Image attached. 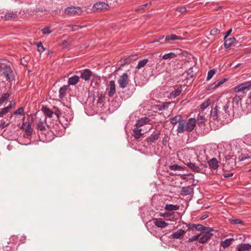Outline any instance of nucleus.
Wrapping results in <instances>:
<instances>
[{
	"label": "nucleus",
	"mask_w": 251,
	"mask_h": 251,
	"mask_svg": "<svg viewBox=\"0 0 251 251\" xmlns=\"http://www.w3.org/2000/svg\"><path fill=\"white\" fill-rule=\"evenodd\" d=\"M196 125L195 118H190L188 121L182 120L178 124L177 132L182 133L185 131L191 132L194 130Z\"/></svg>",
	"instance_id": "nucleus-1"
},
{
	"label": "nucleus",
	"mask_w": 251,
	"mask_h": 251,
	"mask_svg": "<svg viewBox=\"0 0 251 251\" xmlns=\"http://www.w3.org/2000/svg\"><path fill=\"white\" fill-rule=\"evenodd\" d=\"M82 9L80 7L71 6L64 10V13L70 16H78L81 14Z\"/></svg>",
	"instance_id": "nucleus-2"
},
{
	"label": "nucleus",
	"mask_w": 251,
	"mask_h": 251,
	"mask_svg": "<svg viewBox=\"0 0 251 251\" xmlns=\"http://www.w3.org/2000/svg\"><path fill=\"white\" fill-rule=\"evenodd\" d=\"M231 107H233L232 103L229 101H227L223 107V110L225 112L224 117L225 119L227 120V121H228V120H231L233 117V110Z\"/></svg>",
	"instance_id": "nucleus-3"
},
{
	"label": "nucleus",
	"mask_w": 251,
	"mask_h": 251,
	"mask_svg": "<svg viewBox=\"0 0 251 251\" xmlns=\"http://www.w3.org/2000/svg\"><path fill=\"white\" fill-rule=\"evenodd\" d=\"M109 8V5L104 2H98L95 3L93 6L94 12L97 11H105Z\"/></svg>",
	"instance_id": "nucleus-4"
},
{
	"label": "nucleus",
	"mask_w": 251,
	"mask_h": 251,
	"mask_svg": "<svg viewBox=\"0 0 251 251\" xmlns=\"http://www.w3.org/2000/svg\"><path fill=\"white\" fill-rule=\"evenodd\" d=\"M118 83L121 88H125L128 83V75L126 73L123 74L118 80Z\"/></svg>",
	"instance_id": "nucleus-5"
},
{
	"label": "nucleus",
	"mask_w": 251,
	"mask_h": 251,
	"mask_svg": "<svg viewBox=\"0 0 251 251\" xmlns=\"http://www.w3.org/2000/svg\"><path fill=\"white\" fill-rule=\"evenodd\" d=\"M152 221L155 226L161 228H165L168 225L162 218H154Z\"/></svg>",
	"instance_id": "nucleus-6"
},
{
	"label": "nucleus",
	"mask_w": 251,
	"mask_h": 251,
	"mask_svg": "<svg viewBox=\"0 0 251 251\" xmlns=\"http://www.w3.org/2000/svg\"><path fill=\"white\" fill-rule=\"evenodd\" d=\"M212 231H206L203 232V235L199 238V242L201 244H204L211 238L213 234L211 233Z\"/></svg>",
	"instance_id": "nucleus-7"
},
{
	"label": "nucleus",
	"mask_w": 251,
	"mask_h": 251,
	"mask_svg": "<svg viewBox=\"0 0 251 251\" xmlns=\"http://www.w3.org/2000/svg\"><path fill=\"white\" fill-rule=\"evenodd\" d=\"M108 91V96L112 97L116 92L115 82L114 80H110L107 88Z\"/></svg>",
	"instance_id": "nucleus-8"
},
{
	"label": "nucleus",
	"mask_w": 251,
	"mask_h": 251,
	"mask_svg": "<svg viewBox=\"0 0 251 251\" xmlns=\"http://www.w3.org/2000/svg\"><path fill=\"white\" fill-rule=\"evenodd\" d=\"M208 166L209 168L213 170H216L219 167V162L215 158H212L207 161Z\"/></svg>",
	"instance_id": "nucleus-9"
},
{
	"label": "nucleus",
	"mask_w": 251,
	"mask_h": 251,
	"mask_svg": "<svg viewBox=\"0 0 251 251\" xmlns=\"http://www.w3.org/2000/svg\"><path fill=\"white\" fill-rule=\"evenodd\" d=\"M93 73L89 69H84L81 73V78L85 81H89Z\"/></svg>",
	"instance_id": "nucleus-10"
},
{
	"label": "nucleus",
	"mask_w": 251,
	"mask_h": 251,
	"mask_svg": "<svg viewBox=\"0 0 251 251\" xmlns=\"http://www.w3.org/2000/svg\"><path fill=\"white\" fill-rule=\"evenodd\" d=\"M3 74L8 79H13V72L9 66H6L3 68Z\"/></svg>",
	"instance_id": "nucleus-11"
},
{
	"label": "nucleus",
	"mask_w": 251,
	"mask_h": 251,
	"mask_svg": "<svg viewBox=\"0 0 251 251\" xmlns=\"http://www.w3.org/2000/svg\"><path fill=\"white\" fill-rule=\"evenodd\" d=\"M251 250V245L248 243L241 244L237 246V251H249Z\"/></svg>",
	"instance_id": "nucleus-12"
},
{
	"label": "nucleus",
	"mask_w": 251,
	"mask_h": 251,
	"mask_svg": "<svg viewBox=\"0 0 251 251\" xmlns=\"http://www.w3.org/2000/svg\"><path fill=\"white\" fill-rule=\"evenodd\" d=\"M182 91L181 87H179L176 90L172 91L169 94V98L171 99H174L179 96Z\"/></svg>",
	"instance_id": "nucleus-13"
},
{
	"label": "nucleus",
	"mask_w": 251,
	"mask_h": 251,
	"mask_svg": "<svg viewBox=\"0 0 251 251\" xmlns=\"http://www.w3.org/2000/svg\"><path fill=\"white\" fill-rule=\"evenodd\" d=\"M193 187L192 186L183 187L181 191V195L183 196H187L193 193Z\"/></svg>",
	"instance_id": "nucleus-14"
},
{
	"label": "nucleus",
	"mask_w": 251,
	"mask_h": 251,
	"mask_svg": "<svg viewBox=\"0 0 251 251\" xmlns=\"http://www.w3.org/2000/svg\"><path fill=\"white\" fill-rule=\"evenodd\" d=\"M187 166L193 171L197 173H202V169L195 163L189 162L187 163Z\"/></svg>",
	"instance_id": "nucleus-15"
},
{
	"label": "nucleus",
	"mask_w": 251,
	"mask_h": 251,
	"mask_svg": "<svg viewBox=\"0 0 251 251\" xmlns=\"http://www.w3.org/2000/svg\"><path fill=\"white\" fill-rule=\"evenodd\" d=\"M185 232V230L180 229L174 232L171 234V236L173 239H179L181 236L184 235Z\"/></svg>",
	"instance_id": "nucleus-16"
},
{
	"label": "nucleus",
	"mask_w": 251,
	"mask_h": 251,
	"mask_svg": "<svg viewBox=\"0 0 251 251\" xmlns=\"http://www.w3.org/2000/svg\"><path fill=\"white\" fill-rule=\"evenodd\" d=\"M224 46L226 49L229 48L231 45L235 43L236 39L234 37L226 38L224 39Z\"/></svg>",
	"instance_id": "nucleus-17"
},
{
	"label": "nucleus",
	"mask_w": 251,
	"mask_h": 251,
	"mask_svg": "<svg viewBox=\"0 0 251 251\" xmlns=\"http://www.w3.org/2000/svg\"><path fill=\"white\" fill-rule=\"evenodd\" d=\"M233 241H234L233 238H230L226 239L221 242V246L224 249H226L231 245Z\"/></svg>",
	"instance_id": "nucleus-18"
},
{
	"label": "nucleus",
	"mask_w": 251,
	"mask_h": 251,
	"mask_svg": "<svg viewBox=\"0 0 251 251\" xmlns=\"http://www.w3.org/2000/svg\"><path fill=\"white\" fill-rule=\"evenodd\" d=\"M171 104V102H165L161 104L157 105L156 106V109L159 111H163L167 109Z\"/></svg>",
	"instance_id": "nucleus-19"
},
{
	"label": "nucleus",
	"mask_w": 251,
	"mask_h": 251,
	"mask_svg": "<svg viewBox=\"0 0 251 251\" xmlns=\"http://www.w3.org/2000/svg\"><path fill=\"white\" fill-rule=\"evenodd\" d=\"M220 116H221L219 114V111L217 106L211 110L210 112V118L211 119L216 120L218 119V117H220Z\"/></svg>",
	"instance_id": "nucleus-20"
},
{
	"label": "nucleus",
	"mask_w": 251,
	"mask_h": 251,
	"mask_svg": "<svg viewBox=\"0 0 251 251\" xmlns=\"http://www.w3.org/2000/svg\"><path fill=\"white\" fill-rule=\"evenodd\" d=\"M46 119V117H44L43 119H40L37 125L38 129L42 131L45 129Z\"/></svg>",
	"instance_id": "nucleus-21"
},
{
	"label": "nucleus",
	"mask_w": 251,
	"mask_h": 251,
	"mask_svg": "<svg viewBox=\"0 0 251 251\" xmlns=\"http://www.w3.org/2000/svg\"><path fill=\"white\" fill-rule=\"evenodd\" d=\"M79 79V77L76 75L69 77L68 81L69 85H75L78 82Z\"/></svg>",
	"instance_id": "nucleus-22"
},
{
	"label": "nucleus",
	"mask_w": 251,
	"mask_h": 251,
	"mask_svg": "<svg viewBox=\"0 0 251 251\" xmlns=\"http://www.w3.org/2000/svg\"><path fill=\"white\" fill-rule=\"evenodd\" d=\"M195 228L198 231H202L203 232L206 231H213V228L209 227H205L202 225H196Z\"/></svg>",
	"instance_id": "nucleus-23"
},
{
	"label": "nucleus",
	"mask_w": 251,
	"mask_h": 251,
	"mask_svg": "<svg viewBox=\"0 0 251 251\" xmlns=\"http://www.w3.org/2000/svg\"><path fill=\"white\" fill-rule=\"evenodd\" d=\"M149 121V119L148 118H142L136 121L135 125L137 127H141L143 126L145 124L148 123Z\"/></svg>",
	"instance_id": "nucleus-24"
},
{
	"label": "nucleus",
	"mask_w": 251,
	"mask_h": 251,
	"mask_svg": "<svg viewBox=\"0 0 251 251\" xmlns=\"http://www.w3.org/2000/svg\"><path fill=\"white\" fill-rule=\"evenodd\" d=\"M181 120H182V116L180 115H177L174 117L170 119L171 124L174 125L177 123L179 124L180 121H181Z\"/></svg>",
	"instance_id": "nucleus-25"
},
{
	"label": "nucleus",
	"mask_w": 251,
	"mask_h": 251,
	"mask_svg": "<svg viewBox=\"0 0 251 251\" xmlns=\"http://www.w3.org/2000/svg\"><path fill=\"white\" fill-rule=\"evenodd\" d=\"M143 134L141 128H135L133 130V135L136 139L140 138Z\"/></svg>",
	"instance_id": "nucleus-26"
},
{
	"label": "nucleus",
	"mask_w": 251,
	"mask_h": 251,
	"mask_svg": "<svg viewBox=\"0 0 251 251\" xmlns=\"http://www.w3.org/2000/svg\"><path fill=\"white\" fill-rule=\"evenodd\" d=\"M68 86L67 85H64L62 87H61L59 90V98L61 99H63L66 93V91L68 89Z\"/></svg>",
	"instance_id": "nucleus-27"
},
{
	"label": "nucleus",
	"mask_w": 251,
	"mask_h": 251,
	"mask_svg": "<svg viewBox=\"0 0 251 251\" xmlns=\"http://www.w3.org/2000/svg\"><path fill=\"white\" fill-rule=\"evenodd\" d=\"M179 209V206L177 205H174L172 204H166L165 206V209L166 211H176Z\"/></svg>",
	"instance_id": "nucleus-28"
},
{
	"label": "nucleus",
	"mask_w": 251,
	"mask_h": 251,
	"mask_svg": "<svg viewBox=\"0 0 251 251\" xmlns=\"http://www.w3.org/2000/svg\"><path fill=\"white\" fill-rule=\"evenodd\" d=\"M181 39V38L176 36L175 34H172L171 35H168L165 38V41L167 43H169L170 40H176Z\"/></svg>",
	"instance_id": "nucleus-29"
},
{
	"label": "nucleus",
	"mask_w": 251,
	"mask_h": 251,
	"mask_svg": "<svg viewBox=\"0 0 251 251\" xmlns=\"http://www.w3.org/2000/svg\"><path fill=\"white\" fill-rule=\"evenodd\" d=\"M17 17L16 13L13 12L7 13L4 15V18L6 20H10L15 18Z\"/></svg>",
	"instance_id": "nucleus-30"
},
{
	"label": "nucleus",
	"mask_w": 251,
	"mask_h": 251,
	"mask_svg": "<svg viewBox=\"0 0 251 251\" xmlns=\"http://www.w3.org/2000/svg\"><path fill=\"white\" fill-rule=\"evenodd\" d=\"M176 56V54L174 52H171L164 54L162 56V59L164 60L170 59L175 58Z\"/></svg>",
	"instance_id": "nucleus-31"
},
{
	"label": "nucleus",
	"mask_w": 251,
	"mask_h": 251,
	"mask_svg": "<svg viewBox=\"0 0 251 251\" xmlns=\"http://www.w3.org/2000/svg\"><path fill=\"white\" fill-rule=\"evenodd\" d=\"M149 59H143L142 60H140L138 63V65L137 66V68L138 69H140L143 67H144L147 63L148 62Z\"/></svg>",
	"instance_id": "nucleus-32"
},
{
	"label": "nucleus",
	"mask_w": 251,
	"mask_h": 251,
	"mask_svg": "<svg viewBox=\"0 0 251 251\" xmlns=\"http://www.w3.org/2000/svg\"><path fill=\"white\" fill-rule=\"evenodd\" d=\"M159 138V134H151L148 139V142L150 143L155 142Z\"/></svg>",
	"instance_id": "nucleus-33"
},
{
	"label": "nucleus",
	"mask_w": 251,
	"mask_h": 251,
	"mask_svg": "<svg viewBox=\"0 0 251 251\" xmlns=\"http://www.w3.org/2000/svg\"><path fill=\"white\" fill-rule=\"evenodd\" d=\"M42 110L46 116L50 118H51L52 117L53 112L49 108L47 107H43Z\"/></svg>",
	"instance_id": "nucleus-34"
},
{
	"label": "nucleus",
	"mask_w": 251,
	"mask_h": 251,
	"mask_svg": "<svg viewBox=\"0 0 251 251\" xmlns=\"http://www.w3.org/2000/svg\"><path fill=\"white\" fill-rule=\"evenodd\" d=\"M25 132L27 136H30L32 134L33 129L30 123H28L25 129Z\"/></svg>",
	"instance_id": "nucleus-35"
},
{
	"label": "nucleus",
	"mask_w": 251,
	"mask_h": 251,
	"mask_svg": "<svg viewBox=\"0 0 251 251\" xmlns=\"http://www.w3.org/2000/svg\"><path fill=\"white\" fill-rule=\"evenodd\" d=\"M10 95L8 93L3 94L0 98V104L3 103L9 97Z\"/></svg>",
	"instance_id": "nucleus-36"
},
{
	"label": "nucleus",
	"mask_w": 251,
	"mask_h": 251,
	"mask_svg": "<svg viewBox=\"0 0 251 251\" xmlns=\"http://www.w3.org/2000/svg\"><path fill=\"white\" fill-rule=\"evenodd\" d=\"M231 224L243 225V221L240 219H230L229 220Z\"/></svg>",
	"instance_id": "nucleus-37"
},
{
	"label": "nucleus",
	"mask_w": 251,
	"mask_h": 251,
	"mask_svg": "<svg viewBox=\"0 0 251 251\" xmlns=\"http://www.w3.org/2000/svg\"><path fill=\"white\" fill-rule=\"evenodd\" d=\"M216 72V70L214 69L209 70L207 73L206 80H209L215 74Z\"/></svg>",
	"instance_id": "nucleus-38"
},
{
	"label": "nucleus",
	"mask_w": 251,
	"mask_h": 251,
	"mask_svg": "<svg viewBox=\"0 0 251 251\" xmlns=\"http://www.w3.org/2000/svg\"><path fill=\"white\" fill-rule=\"evenodd\" d=\"M244 90L245 89L244 88V87L242 83L239 84L233 88V91L236 93L241 92Z\"/></svg>",
	"instance_id": "nucleus-39"
},
{
	"label": "nucleus",
	"mask_w": 251,
	"mask_h": 251,
	"mask_svg": "<svg viewBox=\"0 0 251 251\" xmlns=\"http://www.w3.org/2000/svg\"><path fill=\"white\" fill-rule=\"evenodd\" d=\"M182 168L181 166L177 164H174L169 166V169L172 171L180 170Z\"/></svg>",
	"instance_id": "nucleus-40"
},
{
	"label": "nucleus",
	"mask_w": 251,
	"mask_h": 251,
	"mask_svg": "<svg viewBox=\"0 0 251 251\" xmlns=\"http://www.w3.org/2000/svg\"><path fill=\"white\" fill-rule=\"evenodd\" d=\"M36 46L37 47L38 51L40 53H42L45 50V48L42 45V43L41 42H39L36 43Z\"/></svg>",
	"instance_id": "nucleus-41"
},
{
	"label": "nucleus",
	"mask_w": 251,
	"mask_h": 251,
	"mask_svg": "<svg viewBox=\"0 0 251 251\" xmlns=\"http://www.w3.org/2000/svg\"><path fill=\"white\" fill-rule=\"evenodd\" d=\"M210 100L209 99H207L205 101L203 102L200 106V107L201 109H206L210 104Z\"/></svg>",
	"instance_id": "nucleus-42"
},
{
	"label": "nucleus",
	"mask_w": 251,
	"mask_h": 251,
	"mask_svg": "<svg viewBox=\"0 0 251 251\" xmlns=\"http://www.w3.org/2000/svg\"><path fill=\"white\" fill-rule=\"evenodd\" d=\"M14 115H25L24 108L23 107L19 108L14 112Z\"/></svg>",
	"instance_id": "nucleus-43"
},
{
	"label": "nucleus",
	"mask_w": 251,
	"mask_h": 251,
	"mask_svg": "<svg viewBox=\"0 0 251 251\" xmlns=\"http://www.w3.org/2000/svg\"><path fill=\"white\" fill-rule=\"evenodd\" d=\"M42 33L43 34H49L50 33H51V30L50 29V27H45L42 30Z\"/></svg>",
	"instance_id": "nucleus-44"
},
{
	"label": "nucleus",
	"mask_w": 251,
	"mask_h": 251,
	"mask_svg": "<svg viewBox=\"0 0 251 251\" xmlns=\"http://www.w3.org/2000/svg\"><path fill=\"white\" fill-rule=\"evenodd\" d=\"M183 179L186 180V181H188L190 179H193L194 180V176L193 174L190 173L187 175H186Z\"/></svg>",
	"instance_id": "nucleus-45"
},
{
	"label": "nucleus",
	"mask_w": 251,
	"mask_h": 251,
	"mask_svg": "<svg viewBox=\"0 0 251 251\" xmlns=\"http://www.w3.org/2000/svg\"><path fill=\"white\" fill-rule=\"evenodd\" d=\"M200 236V234L194 235L192 237H191V238H189L188 239V242H192L193 241H196L199 238Z\"/></svg>",
	"instance_id": "nucleus-46"
},
{
	"label": "nucleus",
	"mask_w": 251,
	"mask_h": 251,
	"mask_svg": "<svg viewBox=\"0 0 251 251\" xmlns=\"http://www.w3.org/2000/svg\"><path fill=\"white\" fill-rule=\"evenodd\" d=\"M242 84L243 85L244 88L246 90L251 86V80L244 82L242 83Z\"/></svg>",
	"instance_id": "nucleus-47"
},
{
	"label": "nucleus",
	"mask_w": 251,
	"mask_h": 251,
	"mask_svg": "<svg viewBox=\"0 0 251 251\" xmlns=\"http://www.w3.org/2000/svg\"><path fill=\"white\" fill-rule=\"evenodd\" d=\"M220 32V30L216 28H213L210 31V35L215 36Z\"/></svg>",
	"instance_id": "nucleus-48"
},
{
	"label": "nucleus",
	"mask_w": 251,
	"mask_h": 251,
	"mask_svg": "<svg viewBox=\"0 0 251 251\" xmlns=\"http://www.w3.org/2000/svg\"><path fill=\"white\" fill-rule=\"evenodd\" d=\"M86 26V25L80 26V25H74L72 26V31H77V30H79V29H81V28H84V27H85Z\"/></svg>",
	"instance_id": "nucleus-49"
},
{
	"label": "nucleus",
	"mask_w": 251,
	"mask_h": 251,
	"mask_svg": "<svg viewBox=\"0 0 251 251\" xmlns=\"http://www.w3.org/2000/svg\"><path fill=\"white\" fill-rule=\"evenodd\" d=\"M205 118L203 116L199 115L198 117V124L199 125L203 124L204 122Z\"/></svg>",
	"instance_id": "nucleus-50"
},
{
	"label": "nucleus",
	"mask_w": 251,
	"mask_h": 251,
	"mask_svg": "<svg viewBox=\"0 0 251 251\" xmlns=\"http://www.w3.org/2000/svg\"><path fill=\"white\" fill-rule=\"evenodd\" d=\"M218 86L216 84V82H214L213 83L211 84V85H210L209 86H208V87L207 88V90H212L213 89H215L216 88H217Z\"/></svg>",
	"instance_id": "nucleus-51"
},
{
	"label": "nucleus",
	"mask_w": 251,
	"mask_h": 251,
	"mask_svg": "<svg viewBox=\"0 0 251 251\" xmlns=\"http://www.w3.org/2000/svg\"><path fill=\"white\" fill-rule=\"evenodd\" d=\"M227 80V78H223L221 80H218L217 81H216V84L217 86H219L220 85H222L224 83H225Z\"/></svg>",
	"instance_id": "nucleus-52"
},
{
	"label": "nucleus",
	"mask_w": 251,
	"mask_h": 251,
	"mask_svg": "<svg viewBox=\"0 0 251 251\" xmlns=\"http://www.w3.org/2000/svg\"><path fill=\"white\" fill-rule=\"evenodd\" d=\"M8 112V108H4L2 109L0 111V117L3 116V115Z\"/></svg>",
	"instance_id": "nucleus-53"
},
{
	"label": "nucleus",
	"mask_w": 251,
	"mask_h": 251,
	"mask_svg": "<svg viewBox=\"0 0 251 251\" xmlns=\"http://www.w3.org/2000/svg\"><path fill=\"white\" fill-rule=\"evenodd\" d=\"M250 157L249 156H245L243 155H240L238 157V160L240 161H244L247 159L250 158Z\"/></svg>",
	"instance_id": "nucleus-54"
},
{
	"label": "nucleus",
	"mask_w": 251,
	"mask_h": 251,
	"mask_svg": "<svg viewBox=\"0 0 251 251\" xmlns=\"http://www.w3.org/2000/svg\"><path fill=\"white\" fill-rule=\"evenodd\" d=\"M151 3L150 2V3H146L145 4H143L142 5H141L138 8H137L136 9V11H139V10H140L141 9H143L145 7H146V6H147L149 4H151Z\"/></svg>",
	"instance_id": "nucleus-55"
},
{
	"label": "nucleus",
	"mask_w": 251,
	"mask_h": 251,
	"mask_svg": "<svg viewBox=\"0 0 251 251\" xmlns=\"http://www.w3.org/2000/svg\"><path fill=\"white\" fill-rule=\"evenodd\" d=\"M9 124V123H6L5 122H3L0 124V127L1 128H4V127H7Z\"/></svg>",
	"instance_id": "nucleus-56"
},
{
	"label": "nucleus",
	"mask_w": 251,
	"mask_h": 251,
	"mask_svg": "<svg viewBox=\"0 0 251 251\" xmlns=\"http://www.w3.org/2000/svg\"><path fill=\"white\" fill-rule=\"evenodd\" d=\"M232 31V29H230L225 33L224 39L227 38L228 36L230 35Z\"/></svg>",
	"instance_id": "nucleus-57"
},
{
	"label": "nucleus",
	"mask_w": 251,
	"mask_h": 251,
	"mask_svg": "<svg viewBox=\"0 0 251 251\" xmlns=\"http://www.w3.org/2000/svg\"><path fill=\"white\" fill-rule=\"evenodd\" d=\"M68 117H69L66 118L65 116H63V119H64L65 120H66L67 122H69L72 120L73 118L72 117V115H70ZM63 119H62L61 120L63 121Z\"/></svg>",
	"instance_id": "nucleus-58"
},
{
	"label": "nucleus",
	"mask_w": 251,
	"mask_h": 251,
	"mask_svg": "<svg viewBox=\"0 0 251 251\" xmlns=\"http://www.w3.org/2000/svg\"><path fill=\"white\" fill-rule=\"evenodd\" d=\"M177 10L180 12L183 13V12L186 11V9L184 7H181L179 8H177Z\"/></svg>",
	"instance_id": "nucleus-59"
},
{
	"label": "nucleus",
	"mask_w": 251,
	"mask_h": 251,
	"mask_svg": "<svg viewBox=\"0 0 251 251\" xmlns=\"http://www.w3.org/2000/svg\"><path fill=\"white\" fill-rule=\"evenodd\" d=\"M233 175V173H229V174H224L223 175V176L225 178H227V177H231Z\"/></svg>",
	"instance_id": "nucleus-60"
},
{
	"label": "nucleus",
	"mask_w": 251,
	"mask_h": 251,
	"mask_svg": "<svg viewBox=\"0 0 251 251\" xmlns=\"http://www.w3.org/2000/svg\"><path fill=\"white\" fill-rule=\"evenodd\" d=\"M187 226L188 227V228H195L196 225L195 224H188L187 225Z\"/></svg>",
	"instance_id": "nucleus-61"
},
{
	"label": "nucleus",
	"mask_w": 251,
	"mask_h": 251,
	"mask_svg": "<svg viewBox=\"0 0 251 251\" xmlns=\"http://www.w3.org/2000/svg\"><path fill=\"white\" fill-rule=\"evenodd\" d=\"M207 164H208L207 162H206L205 161H202L201 162V165H202L203 166H204V167H207Z\"/></svg>",
	"instance_id": "nucleus-62"
},
{
	"label": "nucleus",
	"mask_w": 251,
	"mask_h": 251,
	"mask_svg": "<svg viewBox=\"0 0 251 251\" xmlns=\"http://www.w3.org/2000/svg\"><path fill=\"white\" fill-rule=\"evenodd\" d=\"M208 216L207 215H204L202 216L201 217L200 219H201V220H204V219H205L206 218H207L208 217Z\"/></svg>",
	"instance_id": "nucleus-63"
},
{
	"label": "nucleus",
	"mask_w": 251,
	"mask_h": 251,
	"mask_svg": "<svg viewBox=\"0 0 251 251\" xmlns=\"http://www.w3.org/2000/svg\"><path fill=\"white\" fill-rule=\"evenodd\" d=\"M21 63L23 65H26V62L24 59V58L21 59Z\"/></svg>",
	"instance_id": "nucleus-64"
}]
</instances>
